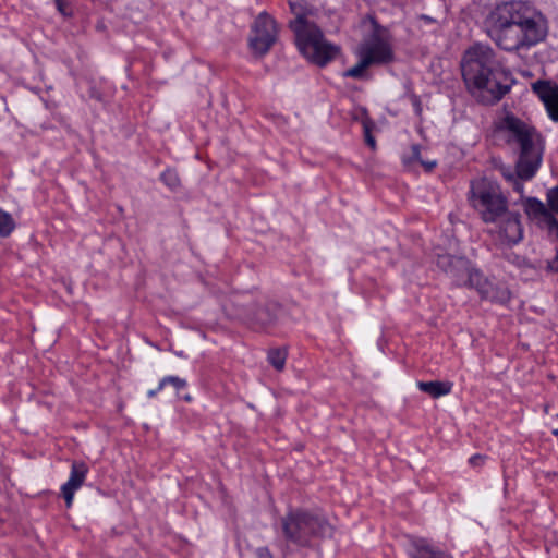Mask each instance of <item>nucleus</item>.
Wrapping results in <instances>:
<instances>
[{
	"label": "nucleus",
	"instance_id": "1",
	"mask_svg": "<svg viewBox=\"0 0 558 558\" xmlns=\"http://www.w3.org/2000/svg\"><path fill=\"white\" fill-rule=\"evenodd\" d=\"M488 37L505 51L529 50L548 34L546 16L531 2L511 0L497 4L487 15Z\"/></svg>",
	"mask_w": 558,
	"mask_h": 558
},
{
	"label": "nucleus",
	"instance_id": "2",
	"mask_svg": "<svg viewBox=\"0 0 558 558\" xmlns=\"http://www.w3.org/2000/svg\"><path fill=\"white\" fill-rule=\"evenodd\" d=\"M463 81L469 92L484 104H496L511 88V73L502 66L494 49L484 44H474L461 60Z\"/></svg>",
	"mask_w": 558,
	"mask_h": 558
},
{
	"label": "nucleus",
	"instance_id": "3",
	"mask_svg": "<svg viewBox=\"0 0 558 558\" xmlns=\"http://www.w3.org/2000/svg\"><path fill=\"white\" fill-rule=\"evenodd\" d=\"M500 130L506 133L508 144L519 148L518 175L521 179L531 180L542 163L543 150L538 145L541 135L535 128L513 114H507L504 118Z\"/></svg>",
	"mask_w": 558,
	"mask_h": 558
},
{
	"label": "nucleus",
	"instance_id": "4",
	"mask_svg": "<svg viewBox=\"0 0 558 558\" xmlns=\"http://www.w3.org/2000/svg\"><path fill=\"white\" fill-rule=\"evenodd\" d=\"M284 538L302 548L313 547L315 542L332 535V526L323 514L306 510L292 509L281 518Z\"/></svg>",
	"mask_w": 558,
	"mask_h": 558
},
{
	"label": "nucleus",
	"instance_id": "5",
	"mask_svg": "<svg viewBox=\"0 0 558 558\" xmlns=\"http://www.w3.org/2000/svg\"><path fill=\"white\" fill-rule=\"evenodd\" d=\"M469 202L485 223H494L508 214V199L501 187L486 178L471 182Z\"/></svg>",
	"mask_w": 558,
	"mask_h": 558
},
{
	"label": "nucleus",
	"instance_id": "6",
	"mask_svg": "<svg viewBox=\"0 0 558 558\" xmlns=\"http://www.w3.org/2000/svg\"><path fill=\"white\" fill-rule=\"evenodd\" d=\"M301 53L312 63L323 68L332 61L340 52V48L325 40L318 26L295 36Z\"/></svg>",
	"mask_w": 558,
	"mask_h": 558
},
{
	"label": "nucleus",
	"instance_id": "7",
	"mask_svg": "<svg viewBox=\"0 0 558 558\" xmlns=\"http://www.w3.org/2000/svg\"><path fill=\"white\" fill-rule=\"evenodd\" d=\"M278 26L276 21L267 13L262 12L255 19L248 38L251 50L258 56L266 54L277 41Z\"/></svg>",
	"mask_w": 558,
	"mask_h": 558
},
{
	"label": "nucleus",
	"instance_id": "8",
	"mask_svg": "<svg viewBox=\"0 0 558 558\" xmlns=\"http://www.w3.org/2000/svg\"><path fill=\"white\" fill-rule=\"evenodd\" d=\"M463 286L475 289L482 299L492 302L502 304L510 300V292L506 287L494 284L477 269L468 271V279H465Z\"/></svg>",
	"mask_w": 558,
	"mask_h": 558
},
{
	"label": "nucleus",
	"instance_id": "9",
	"mask_svg": "<svg viewBox=\"0 0 558 558\" xmlns=\"http://www.w3.org/2000/svg\"><path fill=\"white\" fill-rule=\"evenodd\" d=\"M357 56L368 58L372 65L388 64L395 58L391 45L376 32L362 43Z\"/></svg>",
	"mask_w": 558,
	"mask_h": 558
},
{
	"label": "nucleus",
	"instance_id": "10",
	"mask_svg": "<svg viewBox=\"0 0 558 558\" xmlns=\"http://www.w3.org/2000/svg\"><path fill=\"white\" fill-rule=\"evenodd\" d=\"M279 308L278 303L260 298L245 306V315L252 324L266 328L276 322Z\"/></svg>",
	"mask_w": 558,
	"mask_h": 558
},
{
	"label": "nucleus",
	"instance_id": "11",
	"mask_svg": "<svg viewBox=\"0 0 558 558\" xmlns=\"http://www.w3.org/2000/svg\"><path fill=\"white\" fill-rule=\"evenodd\" d=\"M87 473L88 466L86 463L76 461L72 463L70 477L61 486V494L65 500L66 508L72 507L75 492L84 484Z\"/></svg>",
	"mask_w": 558,
	"mask_h": 558
},
{
	"label": "nucleus",
	"instance_id": "12",
	"mask_svg": "<svg viewBox=\"0 0 558 558\" xmlns=\"http://www.w3.org/2000/svg\"><path fill=\"white\" fill-rule=\"evenodd\" d=\"M533 89L544 102L550 119L558 122V85L537 82L533 85Z\"/></svg>",
	"mask_w": 558,
	"mask_h": 558
},
{
	"label": "nucleus",
	"instance_id": "13",
	"mask_svg": "<svg viewBox=\"0 0 558 558\" xmlns=\"http://www.w3.org/2000/svg\"><path fill=\"white\" fill-rule=\"evenodd\" d=\"M408 555L410 558H453L449 553L433 546L428 539L422 537L410 538Z\"/></svg>",
	"mask_w": 558,
	"mask_h": 558
},
{
	"label": "nucleus",
	"instance_id": "14",
	"mask_svg": "<svg viewBox=\"0 0 558 558\" xmlns=\"http://www.w3.org/2000/svg\"><path fill=\"white\" fill-rule=\"evenodd\" d=\"M289 5L291 12L295 15V19L290 22V28L293 31L295 36L316 26L306 20L310 9L304 0H289Z\"/></svg>",
	"mask_w": 558,
	"mask_h": 558
},
{
	"label": "nucleus",
	"instance_id": "15",
	"mask_svg": "<svg viewBox=\"0 0 558 558\" xmlns=\"http://www.w3.org/2000/svg\"><path fill=\"white\" fill-rule=\"evenodd\" d=\"M505 217L506 219L500 227V234L507 244H518L523 238V229L521 226L520 216L518 214H511L508 211Z\"/></svg>",
	"mask_w": 558,
	"mask_h": 558
},
{
	"label": "nucleus",
	"instance_id": "16",
	"mask_svg": "<svg viewBox=\"0 0 558 558\" xmlns=\"http://www.w3.org/2000/svg\"><path fill=\"white\" fill-rule=\"evenodd\" d=\"M525 211L526 214L535 219H541L550 227H556L558 225L557 219L553 213H550L549 208L545 206L544 203L538 201L535 197H529L525 201Z\"/></svg>",
	"mask_w": 558,
	"mask_h": 558
},
{
	"label": "nucleus",
	"instance_id": "17",
	"mask_svg": "<svg viewBox=\"0 0 558 558\" xmlns=\"http://www.w3.org/2000/svg\"><path fill=\"white\" fill-rule=\"evenodd\" d=\"M417 387L421 391L428 393L433 398H439L449 395L452 389V384L449 381H418Z\"/></svg>",
	"mask_w": 558,
	"mask_h": 558
},
{
	"label": "nucleus",
	"instance_id": "18",
	"mask_svg": "<svg viewBox=\"0 0 558 558\" xmlns=\"http://www.w3.org/2000/svg\"><path fill=\"white\" fill-rule=\"evenodd\" d=\"M402 161L407 166L420 162L427 171H432L436 167V161H423L421 159V146L418 144H413L411 146L409 155H404L402 157Z\"/></svg>",
	"mask_w": 558,
	"mask_h": 558
},
{
	"label": "nucleus",
	"instance_id": "19",
	"mask_svg": "<svg viewBox=\"0 0 558 558\" xmlns=\"http://www.w3.org/2000/svg\"><path fill=\"white\" fill-rule=\"evenodd\" d=\"M360 60L359 62L345 70L343 73H342V76L343 77H352V78H355V80H363L365 77V71L372 66V64L369 63V59H365L363 56H359Z\"/></svg>",
	"mask_w": 558,
	"mask_h": 558
},
{
	"label": "nucleus",
	"instance_id": "20",
	"mask_svg": "<svg viewBox=\"0 0 558 558\" xmlns=\"http://www.w3.org/2000/svg\"><path fill=\"white\" fill-rule=\"evenodd\" d=\"M288 352L284 348H274L268 351L267 360L277 371H282L286 365Z\"/></svg>",
	"mask_w": 558,
	"mask_h": 558
},
{
	"label": "nucleus",
	"instance_id": "21",
	"mask_svg": "<svg viewBox=\"0 0 558 558\" xmlns=\"http://www.w3.org/2000/svg\"><path fill=\"white\" fill-rule=\"evenodd\" d=\"M465 264V258L456 257L452 255H440L437 258V266L442 269L447 275L453 269V265L460 267Z\"/></svg>",
	"mask_w": 558,
	"mask_h": 558
},
{
	"label": "nucleus",
	"instance_id": "22",
	"mask_svg": "<svg viewBox=\"0 0 558 558\" xmlns=\"http://www.w3.org/2000/svg\"><path fill=\"white\" fill-rule=\"evenodd\" d=\"M160 180L171 191H177L181 186V180H180V177H179L177 170L171 169V168L166 169L161 173Z\"/></svg>",
	"mask_w": 558,
	"mask_h": 558
},
{
	"label": "nucleus",
	"instance_id": "23",
	"mask_svg": "<svg viewBox=\"0 0 558 558\" xmlns=\"http://www.w3.org/2000/svg\"><path fill=\"white\" fill-rule=\"evenodd\" d=\"M15 229V222L12 216L0 209V238L9 236Z\"/></svg>",
	"mask_w": 558,
	"mask_h": 558
},
{
	"label": "nucleus",
	"instance_id": "24",
	"mask_svg": "<svg viewBox=\"0 0 558 558\" xmlns=\"http://www.w3.org/2000/svg\"><path fill=\"white\" fill-rule=\"evenodd\" d=\"M453 269L448 274L458 286H463L465 279H468V271H472L469 260L465 258V264L460 267L453 265Z\"/></svg>",
	"mask_w": 558,
	"mask_h": 558
},
{
	"label": "nucleus",
	"instance_id": "25",
	"mask_svg": "<svg viewBox=\"0 0 558 558\" xmlns=\"http://www.w3.org/2000/svg\"><path fill=\"white\" fill-rule=\"evenodd\" d=\"M167 385H171L179 392L186 388L187 383L178 376H166L159 381V389H163Z\"/></svg>",
	"mask_w": 558,
	"mask_h": 558
},
{
	"label": "nucleus",
	"instance_id": "26",
	"mask_svg": "<svg viewBox=\"0 0 558 558\" xmlns=\"http://www.w3.org/2000/svg\"><path fill=\"white\" fill-rule=\"evenodd\" d=\"M57 7V10L60 14L65 17L72 16L73 10L71 3L68 0H53Z\"/></svg>",
	"mask_w": 558,
	"mask_h": 558
},
{
	"label": "nucleus",
	"instance_id": "27",
	"mask_svg": "<svg viewBox=\"0 0 558 558\" xmlns=\"http://www.w3.org/2000/svg\"><path fill=\"white\" fill-rule=\"evenodd\" d=\"M500 171H501V174L502 177L510 183L512 182L513 180H515L517 178L521 179L519 175H518V168L515 167V172H513L510 168H507V167H501L500 168Z\"/></svg>",
	"mask_w": 558,
	"mask_h": 558
},
{
	"label": "nucleus",
	"instance_id": "28",
	"mask_svg": "<svg viewBox=\"0 0 558 558\" xmlns=\"http://www.w3.org/2000/svg\"><path fill=\"white\" fill-rule=\"evenodd\" d=\"M364 137H365V143L372 149H375L376 141H375L374 136L372 135L371 128L367 124H364Z\"/></svg>",
	"mask_w": 558,
	"mask_h": 558
},
{
	"label": "nucleus",
	"instance_id": "29",
	"mask_svg": "<svg viewBox=\"0 0 558 558\" xmlns=\"http://www.w3.org/2000/svg\"><path fill=\"white\" fill-rule=\"evenodd\" d=\"M522 181H526V180L517 178L515 180L510 182L512 184L513 190L521 195L523 194V191H524V185H523Z\"/></svg>",
	"mask_w": 558,
	"mask_h": 558
},
{
	"label": "nucleus",
	"instance_id": "30",
	"mask_svg": "<svg viewBox=\"0 0 558 558\" xmlns=\"http://www.w3.org/2000/svg\"><path fill=\"white\" fill-rule=\"evenodd\" d=\"M257 558H274L267 547H260L256 550Z\"/></svg>",
	"mask_w": 558,
	"mask_h": 558
},
{
	"label": "nucleus",
	"instance_id": "31",
	"mask_svg": "<svg viewBox=\"0 0 558 558\" xmlns=\"http://www.w3.org/2000/svg\"><path fill=\"white\" fill-rule=\"evenodd\" d=\"M411 100H412V105H413V107L415 109V113L417 116H421V113H422V104H421L420 98L417 96H413L411 98Z\"/></svg>",
	"mask_w": 558,
	"mask_h": 558
},
{
	"label": "nucleus",
	"instance_id": "32",
	"mask_svg": "<svg viewBox=\"0 0 558 558\" xmlns=\"http://www.w3.org/2000/svg\"><path fill=\"white\" fill-rule=\"evenodd\" d=\"M482 461H483V457L480 454H474L469 460L470 464H472L474 466L480 465L482 463Z\"/></svg>",
	"mask_w": 558,
	"mask_h": 558
},
{
	"label": "nucleus",
	"instance_id": "33",
	"mask_svg": "<svg viewBox=\"0 0 558 558\" xmlns=\"http://www.w3.org/2000/svg\"><path fill=\"white\" fill-rule=\"evenodd\" d=\"M548 268L551 271L558 272V253L556 254L555 258L548 263Z\"/></svg>",
	"mask_w": 558,
	"mask_h": 558
},
{
	"label": "nucleus",
	"instance_id": "34",
	"mask_svg": "<svg viewBox=\"0 0 558 558\" xmlns=\"http://www.w3.org/2000/svg\"><path fill=\"white\" fill-rule=\"evenodd\" d=\"M162 389H159V385L157 386L156 389H150L148 390L147 392V397L148 398H154L159 391H161Z\"/></svg>",
	"mask_w": 558,
	"mask_h": 558
},
{
	"label": "nucleus",
	"instance_id": "35",
	"mask_svg": "<svg viewBox=\"0 0 558 558\" xmlns=\"http://www.w3.org/2000/svg\"><path fill=\"white\" fill-rule=\"evenodd\" d=\"M421 20H423V21H425V22H427V23H433V22H435V20H434L433 17H430V16H428V15H425V14L421 15Z\"/></svg>",
	"mask_w": 558,
	"mask_h": 558
},
{
	"label": "nucleus",
	"instance_id": "36",
	"mask_svg": "<svg viewBox=\"0 0 558 558\" xmlns=\"http://www.w3.org/2000/svg\"><path fill=\"white\" fill-rule=\"evenodd\" d=\"M553 435H554V436H556V437H558V429H554V430H553Z\"/></svg>",
	"mask_w": 558,
	"mask_h": 558
},
{
	"label": "nucleus",
	"instance_id": "37",
	"mask_svg": "<svg viewBox=\"0 0 558 558\" xmlns=\"http://www.w3.org/2000/svg\"><path fill=\"white\" fill-rule=\"evenodd\" d=\"M184 400L190 401V400H191V397H190V396H185V397H184Z\"/></svg>",
	"mask_w": 558,
	"mask_h": 558
},
{
	"label": "nucleus",
	"instance_id": "38",
	"mask_svg": "<svg viewBox=\"0 0 558 558\" xmlns=\"http://www.w3.org/2000/svg\"><path fill=\"white\" fill-rule=\"evenodd\" d=\"M557 416H558V414H557Z\"/></svg>",
	"mask_w": 558,
	"mask_h": 558
}]
</instances>
